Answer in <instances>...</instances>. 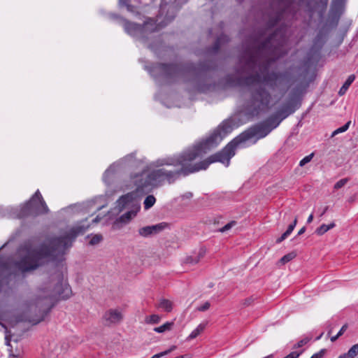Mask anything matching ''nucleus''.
Returning a JSON list of instances; mask_svg holds the SVG:
<instances>
[{
	"label": "nucleus",
	"mask_w": 358,
	"mask_h": 358,
	"mask_svg": "<svg viewBox=\"0 0 358 358\" xmlns=\"http://www.w3.org/2000/svg\"><path fill=\"white\" fill-rule=\"evenodd\" d=\"M233 129L231 120H224L206 139L194 143L179 153L158 159L155 162L157 166H173L175 169L160 168L152 170L150 172V179L155 185H161L164 182L173 184L182 177L207 169L210 164L217 162L214 161L215 158H213V155L203 161L195 162V160L217 146Z\"/></svg>",
	"instance_id": "1"
},
{
	"label": "nucleus",
	"mask_w": 358,
	"mask_h": 358,
	"mask_svg": "<svg viewBox=\"0 0 358 358\" xmlns=\"http://www.w3.org/2000/svg\"><path fill=\"white\" fill-rule=\"evenodd\" d=\"M86 222L87 219L82 220L64 235L51 238L48 240V244L41 243L38 248L25 243L22 250L26 254L16 262V267L25 273L36 270L49 258L53 261L62 260L66 250L72 246L76 238L89 229L90 224Z\"/></svg>",
	"instance_id": "2"
},
{
	"label": "nucleus",
	"mask_w": 358,
	"mask_h": 358,
	"mask_svg": "<svg viewBox=\"0 0 358 358\" xmlns=\"http://www.w3.org/2000/svg\"><path fill=\"white\" fill-rule=\"evenodd\" d=\"M221 48L222 46H210L208 52L213 55L198 64L192 62L183 64L155 63L146 66V69L155 79L164 78L169 81H175L177 78H184L189 74L199 76L217 67L215 55Z\"/></svg>",
	"instance_id": "3"
},
{
	"label": "nucleus",
	"mask_w": 358,
	"mask_h": 358,
	"mask_svg": "<svg viewBox=\"0 0 358 358\" xmlns=\"http://www.w3.org/2000/svg\"><path fill=\"white\" fill-rule=\"evenodd\" d=\"M278 3V8L273 13L266 24V27L255 31L246 45H284L287 36V27L280 26L275 31L273 28L281 21L285 12L291 6L292 0H273V4Z\"/></svg>",
	"instance_id": "4"
},
{
	"label": "nucleus",
	"mask_w": 358,
	"mask_h": 358,
	"mask_svg": "<svg viewBox=\"0 0 358 358\" xmlns=\"http://www.w3.org/2000/svg\"><path fill=\"white\" fill-rule=\"evenodd\" d=\"M63 279V274L57 273L55 279L52 278V280L51 284L54 283L52 289L47 287L41 288L43 295L37 298L34 304L35 310L38 309V314L29 318V322L37 324L44 320L50 313L53 305L50 306L49 303H46V300L67 299L71 296V288L68 283L64 282Z\"/></svg>",
	"instance_id": "5"
},
{
	"label": "nucleus",
	"mask_w": 358,
	"mask_h": 358,
	"mask_svg": "<svg viewBox=\"0 0 358 358\" xmlns=\"http://www.w3.org/2000/svg\"><path fill=\"white\" fill-rule=\"evenodd\" d=\"M271 131L264 121L244 131L228 143L220 151L213 154L214 161L229 166L231 159L235 155L236 148L243 143L257 136V139L266 137Z\"/></svg>",
	"instance_id": "6"
},
{
	"label": "nucleus",
	"mask_w": 358,
	"mask_h": 358,
	"mask_svg": "<svg viewBox=\"0 0 358 358\" xmlns=\"http://www.w3.org/2000/svg\"><path fill=\"white\" fill-rule=\"evenodd\" d=\"M271 99V93L264 87L252 89L249 99L244 104L245 113L251 117L257 116L268 108Z\"/></svg>",
	"instance_id": "7"
},
{
	"label": "nucleus",
	"mask_w": 358,
	"mask_h": 358,
	"mask_svg": "<svg viewBox=\"0 0 358 358\" xmlns=\"http://www.w3.org/2000/svg\"><path fill=\"white\" fill-rule=\"evenodd\" d=\"M48 212V207L38 189L22 206L13 209V216L17 219L36 217Z\"/></svg>",
	"instance_id": "8"
},
{
	"label": "nucleus",
	"mask_w": 358,
	"mask_h": 358,
	"mask_svg": "<svg viewBox=\"0 0 358 358\" xmlns=\"http://www.w3.org/2000/svg\"><path fill=\"white\" fill-rule=\"evenodd\" d=\"M308 86V82H300L290 90L287 103L274 113L281 122L301 107L302 97Z\"/></svg>",
	"instance_id": "9"
},
{
	"label": "nucleus",
	"mask_w": 358,
	"mask_h": 358,
	"mask_svg": "<svg viewBox=\"0 0 358 358\" xmlns=\"http://www.w3.org/2000/svg\"><path fill=\"white\" fill-rule=\"evenodd\" d=\"M134 201L133 193H128L120 196L116 201L118 212L122 211L124 209L132 206L133 208L125 213L122 214L120 217L117 218L113 224V229L117 230L127 224L131 220L136 217L137 213L140 210V205L138 203L133 204Z\"/></svg>",
	"instance_id": "10"
},
{
	"label": "nucleus",
	"mask_w": 358,
	"mask_h": 358,
	"mask_svg": "<svg viewBox=\"0 0 358 358\" xmlns=\"http://www.w3.org/2000/svg\"><path fill=\"white\" fill-rule=\"evenodd\" d=\"M269 65L270 61L268 59H265L262 65L264 71L268 72ZM286 75V72L280 73L272 71L271 73H266V74L262 77L259 73H257L242 77V84L243 86H250L255 83H264L271 88H274L275 86V82L279 78H285Z\"/></svg>",
	"instance_id": "11"
},
{
	"label": "nucleus",
	"mask_w": 358,
	"mask_h": 358,
	"mask_svg": "<svg viewBox=\"0 0 358 358\" xmlns=\"http://www.w3.org/2000/svg\"><path fill=\"white\" fill-rule=\"evenodd\" d=\"M271 46H245L243 54L240 57L239 62L245 66L254 69L263 59L262 54Z\"/></svg>",
	"instance_id": "12"
},
{
	"label": "nucleus",
	"mask_w": 358,
	"mask_h": 358,
	"mask_svg": "<svg viewBox=\"0 0 358 358\" xmlns=\"http://www.w3.org/2000/svg\"><path fill=\"white\" fill-rule=\"evenodd\" d=\"M323 46H310L306 57L301 63L300 69H303L305 73H308L311 68L315 67L323 59L322 49Z\"/></svg>",
	"instance_id": "13"
},
{
	"label": "nucleus",
	"mask_w": 358,
	"mask_h": 358,
	"mask_svg": "<svg viewBox=\"0 0 358 358\" xmlns=\"http://www.w3.org/2000/svg\"><path fill=\"white\" fill-rule=\"evenodd\" d=\"M133 182L136 187V191L137 192H141L144 191V188L150 185H155L154 181L150 178V173H146L141 172L136 174L133 178Z\"/></svg>",
	"instance_id": "14"
},
{
	"label": "nucleus",
	"mask_w": 358,
	"mask_h": 358,
	"mask_svg": "<svg viewBox=\"0 0 358 358\" xmlns=\"http://www.w3.org/2000/svg\"><path fill=\"white\" fill-rule=\"evenodd\" d=\"M167 223L161 222L155 225L146 226L138 229V234L144 238L155 235L161 232L167 227Z\"/></svg>",
	"instance_id": "15"
},
{
	"label": "nucleus",
	"mask_w": 358,
	"mask_h": 358,
	"mask_svg": "<svg viewBox=\"0 0 358 358\" xmlns=\"http://www.w3.org/2000/svg\"><path fill=\"white\" fill-rule=\"evenodd\" d=\"M124 31L133 36H143V27L141 24L130 22L126 19L121 18Z\"/></svg>",
	"instance_id": "16"
},
{
	"label": "nucleus",
	"mask_w": 358,
	"mask_h": 358,
	"mask_svg": "<svg viewBox=\"0 0 358 358\" xmlns=\"http://www.w3.org/2000/svg\"><path fill=\"white\" fill-rule=\"evenodd\" d=\"M122 317L121 312L116 309H110L103 315V319L106 320L107 325L119 323Z\"/></svg>",
	"instance_id": "17"
},
{
	"label": "nucleus",
	"mask_w": 358,
	"mask_h": 358,
	"mask_svg": "<svg viewBox=\"0 0 358 358\" xmlns=\"http://www.w3.org/2000/svg\"><path fill=\"white\" fill-rule=\"evenodd\" d=\"M141 27H143V36L150 33L157 31L159 29V25L157 24L156 20L152 18L145 20V22L141 24Z\"/></svg>",
	"instance_id": "18"
},
{
	"label": "nucleus",
	"mask_w": 358,
	"mask_h": 358,
	"mask_svg": "<svg viewBox=\"0 0 358 358\" xmlns=\"http://www.w3.org/2000/svg\"><path fill=\"white\" fill-rule=\"evenodd\" d=\"M226 85L230 87H241L242 84V77L236 76L234 74H228L224 78Z\"/></svg>",
	"instance_id": "19"
},
{
	"label": "nucleus",
	"mask_w": 358,
	"mask_h": 358,
	"mask_svg": "<svg viewBox=\"0 0 358 358\" xmlns=\"http://www.w3.org/2000/svg\"><path fill=\"white\" fill-rule=\"evenodd\" d=\"M264 122L267 124V126L272 131L275 129L280 124L281 121L279 118L275 115H271L268 118H267Z\"/></svg>",
	"instance_id": "20"
},
{
	"label": "nucleus",
	"mask_w": 358,
	"mask_h": 358,
	"mask_svg": "<svg viewBox=\"0 0 358 358\" xmlns=\"http://www.w3.org/2000/svg\"><path fill=\"white\" fill-rule=\"evenodd\" d=\"M336 226L334 222H331L329 224H322L320 227L316 229L315 233L318 236H322L329 230L334 228Z\"/></svg>",
	"instance_id": "21"
},
{
	"label": "nucleus",
	"mask_w": 358,
	"mask_h": 358,
	"mask_svg": "<svg viewBox=\"0 0 358 358\" xmlns=\"http://www.w3.org/2000/svg\"><path fill=\"white\" fill-rule=\"evenodd\" d=\"M355 79V75L352 74V75L349 76L348 78H347V80H345V82L344 83V84L343 85V86L340 88V90L338 91V94L343 95L346 92V91L348 90V89L349 88L350 85L353 83Z\"/></svg>",
	"instance_id": "22"
},
{
	"label": "nucleus",
	"mask_w": 358,
	"mask_h": 358,
	"mask_svg": "<svg viewBox=\"0 0 358 358\" xmlns=\"http://www.w3.org/2000/svg\"><path fill=\"white\" fill-rule=\"evenodd\" d=\"M206 326V324L203 323L199 324L197 327L191 332L187 338L189 340H192L196 338L201 332L203 331Z\"/></svg>",
	"instance_id": "23"
},
{
	"label": "nucleus",
	"mask_w": 358,
	"mask_h": 358,
	"mask_svg": "<svg viewBox=\"0 0 358 358\" xmlns=\"http://www.w3.org/2000/svg\"><path fill=\"white\" fill-rule=\"evenodd\" d=\"M204 255V252L202 251V250H200V252H199V254L194 257L193 256H189V257H187L186 258V260H185V262L187 264H197L200 259L203 257Z\"/></svg>",
	"instance_id": "24"
},
{
	"label": "nucleus",
	"mask_w": 358,
	"mask_h": 358,
	"mask_svg": "<svg viewBox=\"0 0 358 358\" xmlns=\"http://www.w3.org/2000/svg\"><path fill=\"white\" fill-rule=\"evenodd\" d=\"M159 306L167 313L171 312L173 309L172 302L165 299L160 300Z\"/></svg>",
	"instance_id": "25"
},
{
	"label": "nucleus",
	"mask_w": 358,
	"mask_h": 358,
	"mask_svg": "<svg viewBox=\"0 0 358 358\" xmlns=\"http://www.w3.org/2000/svg\"><path fill=\"white\" fill-rule=\"evenodd\" d=\"M173 325V322H167L159 327H155L153 330L157 333H163L166 331L171 330Z\"/></svg>",
	"instance_id": "26"
},
{
	"label": "nucleus",
	"mask_w": 358,
	"mask_h": 358,
	"mask_svg": "<svg viewBox=\"0 0 358 358\" xmlns=\"http://www.w3.org/2000/svg\"><path fill=\"white\" fill-rule=\"evenodd\" d=\"M156 199L153 195H148L146 196L145 199L144 200L143 204H144V208L145 210H148L152 207L154 204L155 203Z\"/></svg>",
	"instance_id": "27"
},
{
	"label": "nucleus",
	"mask_w": 358,
	"mask_h": 358,
	"mask_svg": "<svg viewBox=\"0 0 358 358\" xmlns=\"http://www.w3.org/2000/svg\"><path fill=\"white\" fill-rule=\"evenodd\" d=\"M350 124H351V121H348L342 127L334 130L332 132L331 137H334L338 134L343 133V132L346 131L349 129Z\"/></svg>",
	"instance_id": "28"
},
{
	"label": "nucleus",
	"mask_w": 358,
	"mask_h": 358,
	"mask_svg": "<svg viewBox=\"0 0 358 358\" xmlns=\"http://www.w3.org/2000/svg\"><path fill=\"white\" fill-rule=\"evenodd\" d=\"M349 358H355L358 355V344L353 345L347 352Z\"/></svg>",
	"instance_id": "29"
},
{
	"label": "nucleus",
	"mask_w": 358,
	"mask_h": 358,
	"mask_svg": "<svg viewBox=\"0 0 358 358\" xmlns=\"http://www.w3.org/2000/svg\"><path fill=\"white\" fill-rule=\"evenodd\" d=\"M296 257V254L294 252L288 253L285 255H284L281 259H280V262L282 264H285L291 260H292Z\"/></svg>",
	"instance_id": "30"
},
{
	"label": "nucleus",
	"mask_w": 358,
	"mask_h": 358,
	"mask_svg": "<svg viewBox=\"0 0 358 358\" xmlns=\"http://www.w3.org/2000/svg\"><path fill=\"white\" fill-rule=\"evenodd\" d=\"M160 317L158 315H151L146 317V322L150 324H158L160 322Z\"/></svg>",
	"instance_id": "31"
},
{
	"label": "nucleus",
	"mask_w": 358,
	"mask_h": 358,
	"mask_svg": "<svg viewBox=\"0 0 358 358\" xmlns=\"http://www.w3.org/2000/svg\"><path fill=\"white\" fill-rule=\"evenodd\" d=\"M311 338L310 337H305L300 340L299 342H297L293 346V349H296L303 347L306 344H307L310 341Z\"/></svg>",
	"instance_id": "32"
},
{
	"label": "nucleus",
	"mask_w": 358,
	"mask_h": 358,
	"mask_svg": "<svg viewBox=\"0 0 358 358\" xmlns=\"http://www.w3.org/2000/svg\"><path fill=\"white\" fill-rule=\"evenodd\" d=\"M103 240V236L101 234H95L92 236L91 240L90 241V244L91 245H95L99 244Z\"/></svg>",
	"instance_id": "33"
},
{
	"label": "nucleus",
	"mask_w": 358,
	"mask_h": 358,
	"mask_svg": "<svg viewBox=\"0 0 358 358\" xmlns=\"http://www.w3.org/2000/svg\"><path fill=\"white\" fill-rule=\"evenodd\" d=\"M349 181L348 178H345L337 181L334 186V189H338L343 187Z\"/></svg>",
	"instance_id": "34"
},
{
	"label": "nucleus",
	"mask_w": 358,
	"mask_h": 358,
	"mask_svg": "<svg viewBox=\"0 0 358 358\" xmlns=\"http://www.w3.org/2000/svg\"><path fill=\"white\" fill-rule=\"evenodd\" d=\"M149 47L150 48L151 50L153 51L154 52H160V51L167 52V51H169V50L171 48V46H153V45H151Z\"/></svg>",
	"instance_id": "35"
},
{
	"label": "nucleus",
	"mask_w": 358,
	"mask_h": 358,
	"mask_svg": "<svg viewBox=\"0 0 358 358\" xmlns=\"http://www.w3.org/2000/svg\"><path fill=\"white\" fill-rule=\"evenodd\" d=\"M313 157H314V152H312L310 155L306 156L304 158H303L299 162V166H303L305 164H306L307 163L310 162L312 160Z\"/></svg>",
	"instance_id": "36"
},
{
	"label": "nucleus",
	"mask_w": 358,
	"mask_h": 358,
	"mask_svg": "<svg viewBox=\"0 0 358 358\" xmlns=\"http://www.w3.org/2000/svg\"><path fill=\"white\" fill-rule=\"evenodd\" d=\"M297 224V217H296L293 221L292 223H291L287 230L285 231V233L289 236L292 232L293 231L294 229L295 228L296 225Z\"/></svg>",
	"instance_id": "37"
},
{
	"label": "nucleus",
	"mask_w": 358,
	"mask_h": 358,
	"mask_svg": "<svg viewBox=\"0 0 358 358\" xmlns=\"http://www.w3.org/2000/svg\"><path fill=\"white\" fill-rule=\"evenodd\" d=\"M236 224V221H234V220L231 221L229 223H227V224H225L223 227L220 228L219 229V231L222 232V233L225 232V231L229 230L231 227H233Z\"/></svg>",
	"instance_id": "38"
},
{
	"label": "nucleus",
	"mask_w": 358,
	"mask_h": 358,
	"mask_svg": "<svg viewBox=\"0 0 358 358\" xmlns=\"http://www.w3.org/2000/svg\"><path fill=\"white\" fill-rule=\"evenodd\" d=\"M119 3L122 6H125L129 11H131L133 9L129 0H119Z\"/></svg>",
	"instance_id": "39"
},
{
	"label": "nucleus",
	"mask_w": 358,
	"mask_h": 358,
	"mask_svg": "<svg viewBox=\"0 0 358 358\" xmlns=\"http://www.w3.org/2000/svg\"><path fill=\"white\" fill-rule=\"evenodd\" d=\"M303 350H300L299 352L293 351L283 358H298L303 353Z\"/></svg>",
	"instance_id": "40"
},
{
	"label": "nucleus",
	"mask_w": 358,
	"mask_h": 358,
	"mask_svg": "<svg viewBox=\"0 0 358 358\" xmlns=\"http://www.w3.org/2000/svg\"><path fill=\"white\" fill-rule=\"evenodd\" d=\"M210 88V85H198L196 86V90L199 92H203V93H205L207 91H208Z\"/></svg>",
	"instance_id": "41"
},
{
	"label": "nucleus",
	"mask_w": 358,
	"mask_h": 358,
	"mask_svg": "<svg viewBox=\"0 0 358 358\" xmlns=\"http://www.w3.org/2000/svg\"><path fill=\"white\" fill-rule=\"evenodd\" d=\"M326 352L325 349L320 350L318 352L313 354L310 358H322Z\"/></svg>",
	"instance_id": "42"
},
{
	"label": "nucleus",
	"mask_w": 358,
	"mask_h": 358,
	"mask_svg": "<svg viewBox=\"0 0 358 358\" xmlns=\"http://www.w3.org/2000/svg\"><path fill=\"white\" fill-rule=\"evenodd\" d=\"M210 304L208 301L205 302L202 306H199L197 310L199 311H206L209 309Z\"/></svg>",
	"instance_id": "43"
},
{
	"label": "nucleus",
	"mask_w": 358,
	"mask_h": 358,
	"mask_svg": "<svg viewBox=\"0 0 358 358\" xmlns=\"http://www.w3.org/2000/svg\"><path fill=\"white\" fill-rule=\"evenodd\" d=\"M288 237V236L284 232L281 236L280 237H279L277 240H276V243H281L282 241H283L284 240H285Z\"/></svg>",
	"instance_id": "44"
},
{
	"label": "nucleus",
	"mask_w": 358,
	"mask_h": 358,
	"mask_svg": "<svg viewBox=\"0 0 358 358\" xmlns=\"http://www.w3.org/2000/svg\"><path fill=\"white\" fill-rule=\"evenodd\" d=\"M110 173V169H108L105 171L103 175V180L105 182H107V178L108 176H109V174Z\"/></svg>",
	"instance_id": "45"
},
{
	"label": "nucleus",
	"mask_w": 358,
	"mask_h": 358,
	"mask_svg": "<svg viewBox=\"0 0 358 358\" xmlns=\"http://www.w3.org/2000/svg\"><path fill=\"white\" fill-rule=\"evenodd\" d=\"M347 328H348V325H347V324H344V325L341 327V329L339 330V331L338 332V334H338L339 336H342V335L343 334V333L346 331Z\"/></svg>",
	"instance_id": "46"
},
{
	"label": "nucleus",
	"mask_w": 358,
	"mask_h": 358,
	"mask_svg": "<svg viewBox=\"0 0 358 358\" xmlns=\"http://www.w3.org/2000/svg\"><path fill=\"white\" fill-rule=\"evenodd\" d=\"M176 345H172L169 349L164 351V352H162L161 353H165V355H168L169 353H170L171 352H172L173 350H176Z\"/></svg>",
	"instance_id": "47"
},
{
	"label": "nucleus",
	"mask_w": 358,
	"mask_h": 358,
	"mask_svg": "<svg viewBox=\"0 0 358 358\" xmlns=\"http://www.w3.org/2000/svg\"><path fill=\"white\" fill-rule=\"evenodd\" d=\"M164 355H165V353H161V352H159V353H157V354H156V355H153V356H152V357H150V358H160V357H163V356H164Z\"/></svg>",
	"instance_id": "48"
},
{
	"label": "nucleus",
	"mask_w": 358,
	"mask_h": 358,
	"mask_svg": "<svg viewBox=\"0 0 358 358\" xmlns=\"http://www.w3.org/2000/svg\"><path fill=\"white\" fill-rule=\"evenodd\" d=\"M328 206L324 207V208L322 210L321 213L320 214V217H322L326 213V212L328 210Z\"/></svg>",
	"instance_id": "49"
},
{
	"label": "nucleus",
	"mask_w": 358,
	"mask_h": 358,
	"mask_svg": "<svg viewBox=\"0 0 358 358\" xmlns=\"http://www.w3.org/2000/svg\"><path fill=\"white\" fill-rule=\"evenodd\" d=\"M251 301H252V299H250V298L249 299H245L243 304L245 306H249L251 303Z\"/></svg>",
	"instance_id": "50"
},
{
	"label": "nucleus",
	"mask_w": 358,
	"mask_h": 358,
	"mask_svg": "<svg viewBox=\"0 0 358 358\" xmlns=\"http://www.w3.org/2000/svg\"><path fill=\"white\" fill-rule=\"evenodd\" d=\"M313 220V215L310 214L307 219V223L310 224V222H312Z\"/></svg>",
	"instance_id": "51"
},
{
	"label": "nucleus",
	"mask_w": 358,
	"mask_h": 358,
	"mask_svg": "<svg viewBox=\"0 0 358 358\" xmlns=\"http://www.w3.org/2000/svg\"><path fill=\"white\" fill-rule=\"evenodd\" d=\"M306 231V227H302L298 232V236L303 234Z\"/></svg>",
	"instance_id": "52"
},
{
	"label": "nucleus",
	"mask_w": 358,
	"mask_h": 358,
	"mask_svg": "<svg viewBox=\"0 0 358 358\" xmlns=\"http://www.w3.org/2000/svg\"><path fill=\"white\" fill-rule=\"evenodd\" d=\"M10 351V353H9V356L10 358H18V355H14L13 352H12V350H9Z\"/></svg>",
	"instance_id": "53"
},
{
	"label": "nucleus",
	"mask_w": 358,
	"mask_h": 358,
	"mask_svg": "<svg viewBox=\"0 0 358 358\" xmlns=\"http://www.w3.org/2000/svg\"><path fill=\"white\" fill-rule=\"evenodd\" d=\"M100 220H101V218L98 215L94 219L92 220V223H98L100 221Z\"/></svg>",
	"instance_id": "54"
},
{
	"label": "nucleus",
	"mask_w": 358,
	"mask_h": 358,
	"mask_svg": "<svg viewBox=\"0 0 358 358\" xmlns=\"http://www.w3.org/2000/svg\"><path fill=\"white\" fill-rule=\"evenodd\" d=\"M339 337H340V336H339L338 334H336V336H332V337L331 338V341L332 342H334V341H336Z\"/></svg>",
	"instance_id": "55"
},
{
	"label": "nucleus",
	"mask_w": 358,
	"mask_h": 358,
	"mask_svg": "<svg viewBox=\"0 0 358 358\" xmlns=\"http://www.w3.org/2000/svg\"><path fill=\"white\" fill-rule=\"evenodd\" d=\"M338 358H349L348 357V355H347V352L346 353H343L342 355H341Z\"/></svg>",
	"instance_id": "56"
},
{
	"label": "nucleus",
	"mask_w": 358,
	"mask_h": 358,
	"mask_svg": "<svg viewBox=\"0 0 358 358\" xmlns=\"http://www.w3.org/2000/svg\"><path fill=\"white\" fill-rule=\"evenodd\" d=\"M235 71H236L237 73H241V68H239L238 66H236V67L235 68Z\"/></svg>",
	"instance_id": "57"
},
{
	"label": "nucleus",
	"mask_w": 358,
	"mask_h": 358,
	"mask_svg": "<svg viewBox=\"0 0 358 358\" xmlns=\"http://www.w3.org/2000/svg\"><path fill=\"white\" fill-rule=\"evenodd\" d=\"M5 215L4 213L2 212V209L0 208V217H4Z\"/></svg>",
	"instance_id": "58"
},
{
	"label": "nucleus",
	"mask_w": 358,
	"mask_h": 358,
	"mask_svg": "<svg viewBox=\"0 0 358 358\" xmlns=\"http://www.w3.org/2000/svg\"><path fill=\"white\" fill-rule=\"evenodd\" d=\"M6 345H7L8 346L11 347V346H10V341L7 340V341H6Z\"/></svg>",
	"instance_id": "59"
},
{
	"label": "nucleus",
	"mask_w": 358,
	"mask_h": 358,
	"mask_svg": "<svg viewBox=\"0 0 358 358\" xmlns=\"http://www.w3.org/2000/svg\"><path fill=\"white\" fill-rule=\"evenodd\" d=\"M214 45H219V43H218V41H216V42L215 43V44H214Z\"/></svg>",
	"instance_id": "60"
},
{
	"label": "nucleus",
	"mask_w": 358,
	"mask_h": 358,
	"mask_svg": "<svg viewBox=\"0 0 358 358\" xmlns=\"http://www.w3.org/2000/svg\"><path fill=\"white\" fill-rule=\"evenodd\" d=\"M320 338H321V336H318V337L317 338V339L318 340V339H320Z\"/></svg>",
	"instance_id": "61"
},
{
	"label": "nucleus",
	"mask_w": 358,
	"mask_h": 358,
	"mask_svg": "<svg viewBox=\"0 0 358 358\" xmlns=\"http://www.w3.org/2000/svg\"><path fill=\"white\" fill-rule=\"evenodd\" d=\"M358 358V357H357Z\"/></svg>",
	"instance_id": "62"
}]
</instances>
